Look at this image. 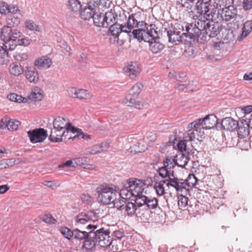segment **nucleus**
<instances>
[{"label":"nucleus","instance_id":"f257e3e1","mask_svg":"<svg viewBox=\"0 0 252 252\" xmlns=\"http://www.w3.org/2000/svg\"><path fill=\"white\" fill-rule=\"evenodd\" d=\"M87 230L92 229L91 238L95 241V242L102 248H107L112 243V239L110 236V231L109 229L101 227L98 225L88 224Z\"/></svg>","mask_w":252,"mask_h":252},{"label":"nucleus","instance_id":"f03ea898","mask_svg":"<svg viewBox=\"0 0 252 252\" xmlns=\"http://www.w3.org/2000/svg\"><path fill=\"white\" fill-rule=\"evenodd\" d=\"M197 24L201 28L202 37L201 42L206 41L210 37H214L220 33L221 30V27L218 22H215L213 19H206L203 17H200V21H198Z\"/></svg>","mask_w":252,"mask_h":252},{"label":"nucleus","instance_id":"7ed1b4c3","mask_svg":"<svg viewBox=\"0 0 252 252\" xmlns=\"http://www.w3.org/2000/svg\"><path fill=\"white\" fill-rule=\"evenodd\" d=\"M116 188L112 184L103 183L99 185L95 189L98 202L104 205H108L115 201L117 193Z\"/></svg>","mask_w":252,"mask_h":252},{"label":"nucleus","instance_id":"20e7f679","mask_svg":"<svg viewBox=\"0 0 252 252\" xmlns=\"http://www.w3.org/2000/svg\"><path fill=\"white\" fill-rule=\"evenodd\" d=\"M215 6L217 9H219L218 18L220 16L223 21L228 22L240 17L237 13V9L233 8V6L226 5L220 7L217 4H215Z\"/></svg>","mask_w":252,"mask_h":252},{"label":"nucleus","instance_id":"39448f33","mask_svg":"<svg viewBox=\"0 0 252 252\" xmlns=\"http://www.w3.org/2000/svg\"><path fill=\"white\" fill-rule=\"evenodd\" d=\"M193 19L194 20V24H186L185 27L186 32L183 33L184 35L193 40L197 39L198 40L200 39L201 40L202 31L201 28L197 24L198 21H200V17H193Z\"/></svg>","mask_w":252,"mask_h":252},{"label":"nucleus","instance_id":"423d86ee","mask_svg":"<svg viewBox=\"0 0 252 252\" xmlns=\"http://www.w3.org/2000/svg\"><path fill=\"white\" fill-rule=\"evenodd\" d=\"M31 143L34 144L43 142L47 137V131L43 128L39 127L27 132Z\"/></svg>","mask_w":252,"mask_h":252},{"label":"nucleus","instance_id":"0eeeda50","mask_svg":"<svg viewBox=\"0 0 252 252\" xmlns=\"http://www.w3.org/2000/svg\"><path fill=\"white\" fill-rule=\"evenodd\" d=\"M218 124V118L214 114H209L203 118H199L190 123L188 126H217Z\"/></svg>","mask_w":252,"mask_h":252},{"label":"nucleus","instance_id":"6e6552de","mask_svg":"<svg viewBox=\"0 0 252 252\" xmlns=\"http://www.w3.org/2000/svg\"><path fill=\"white\" fill-rule=\"evenodd\" d=\"M211 6L210 2H196L195 9L197 13L201 15V16H194V18L203 17L206 19H213L214 16L213 13L210 11Z\"/></svg>","mask_w":252,"mask_h":252},{"label":"nucleus","instance_id":"1a4fd4ad","mask_svg":"<svg viewBox=\"0 0 252 252\" xmlns=\"http://www.w3.org/2000/svg\"><path fill=\"white\" fill-rule=\"evenodd\" d=\"M98 218L99 216L95 211H89L86 213H80L75 217V221L77 224H84L90 221H95Z\"/></svg>","mask_w":252,"mask_h":252},{"label":"nucleus","instance_id":"9d476101","mask_svg":"<svg viewBox=\"0 0 252 252\" xmlns=\"http://www.w3.org/2000/svg\"><path fill=\"white\" fill-rule=\"evenodd\" d=\"M239 123L244 126H251L252 125V115L250 118H247L244 116L239 121H237L231 117H226L221 121L220 126H239Z\"/></svg>","mask_w":252,"mask_h":252},{"label":"nucleus","instance_id":"9b49d317","mask_svg":"<svg viewBox=\"0 0 252 252\" xmlns=\"http://www.w3.org/2000/svg\"><path fill=\"white\" fill-rule=\"evenodd\" d=\"M183 30L176 27H171L167 31L168 41L174 44H178L183 41L184 33Z\"/></svg>","mask_w":252,"mask_h":252},{"label":"nucleus","instance_id":"f8f14e48","mask_svg":"<svg viewBox=\"0 0 252 252\" xmlns=\"http://www.w3.org/2000/svg\"><path fill=\"white\" fill-rule=\"evenodd\" d=\"M124 71L130 78L133 79L139 75L141 71L140 64L137 62L128 63L124 68Z\"/></svg>","mask_w":252,"mask_h":252},{"label":"nucleus","instance_id":"ddd939ff","mask_svg":"<svg viewBox=\"0 0 252 252\" xmlns=\"http://www.w3.org/2000/svg\"><path fill=\"white\" fill-rule=\"evenodd\" d=\"M174 171H172L171 175L169 178L167 183V187H172L174 188L178 192L182 191L183 189L186 190V186L187 183L185 181L182 179H178L175 177L174 175Z\"/></svg>","mask_w":252,"mask_h":252},{"label":"nucleus","instance_id":"4468645a","mask_svg":"<svg viewBox=\"0 0 252 252\" xmlns=\"http://www.w3.org/2000/svg\"><path fill=\"white\" fill-rule=\"evenodd\" d=\"M68 95L73 98H76L79 99H90L91 97V94L88 91L84 89H76L75 88H71L68 90Z\"/></svg>","mask_w":252,"mask_h":252},{"label":"nucleus","instance_id":"2eb2a0df","mask_svg":"<svg viewBox=\"0 0 252 252\" xmlns=\"http://www.w3.org/2000/svg\"><path fill=\"white\" fill-rule=\"evenodd\" d=\"M195 129L188 134L189 140L190 141L196 139L200 142H202L205 138V134L204 130L211 129L214 127H194Z\"/></svg>","mask_w":252,"mask_h":252},{"label":"nucleus","instance_id":"dca6fc26","mask_svg":"<svg viewBox=\"0 0 252 252\" xmlns=\"http://www.w3.org/2000/svg\"><path fill=\"white\" fill-rule=\"evenodd\" d=\"M147 41L149 43L150 50L153 54L160 53L164 48V45L160 42L159 38H151Z\"/></svg>","mask_w":252,"mask_h":252},{"label":"nucleus","instance_id":"f3484780","mask_svg":"<svg viewBox=\"0 0 252 252\" xmlns=\"http://www.w3.org/2000/svg\"><path fill=\"white\" fill-rule=\"evenodd\" d=\"M25 76L27 80L31 83L36 84L39 80L38 71L33 67H27L25 71Z\"/></svg>","mask_w":252,"mask_h":252},{"label":"nucleus","instance_id":"a211bd4d","mask_svg":"<svg viewBox=\"0 0 252 252\" xmlns=\"http://www.w3.org/2000/svg\"><path fill=\"white\" fill-rule=\"evenodd\" d=\"M52 61L47 56H43L36 59L34 62V65L38 69H47L50 67Z\"/></svg>","mask_w":252,"mask_h":252},{"label":"nucleus","instance_id":"6ab92c4d","mask_svg":"<svg viewBox=\"0 0 252 252\" xmlns=\"http://www.w3.org/2000/svg\"><path fill=\"white\" fill-rule=\"evenodd\" d=\"M96 244H97L93 238L92 239L91 235H89L88 238L84 240L82 249L84 252H93L95 250Z\"/></svg>","mask_w":252,"mask_h":252},{"label":"nucleus","instance_id":"aec40b11","mask_svg":"<svg viewBox=\"0 0 252 252\" xmlns=\"http://www.w3.org/2000/svg\"><path fill=\"white\" fill-rule=\"evenodd\" d=\"M8 71L11 75L18 77L23 73L24 67L20 63L15 62L9 64Z\"/></svg>","mask_w":252,"mask_h":252},{"label":"nucleus","instance_id":"412c9836","mask_svg":"<svg viewBox=\"0 0 252 252\" xmlns=\"http://www.w3.org/2000/svg\"><path fill=\"white\" fill-rule=\"evenodd\" d=\"M132 35L133 38L137 39L139 41L144 40L147 41L146 37V32L145 28L143 27L138 29L134 30L130 33V36Z\"/></svg>","mask_w":252,"mask_h":252},{"label":"nucleus","instance_id":"4be33fe9","mask_svg":"<svg viewBox=\"0 0 252 252\" xmlns=\"http://www.w3.org/2000/svg\"><path fill=\"white\" fill-rule=\"evenodd\" d=\"M121 24L115 23L110 26L109 31L111 35L114 38L113 43H118L119 41V35L121 33Z\"/></svg>","mask_w":252,"mask_h":252},{"label":"nucleus","instance_id":"5701e85b","mask_svg":"<svg viewBox=\"0 0 252 252\" xmlns=\"http://www.w3.org/2000/svg\"><path fill=\"white\" fill-rule=\"evenodd\" d=\"M88 231H83L76 228L74 229V238L79 241L84 240L88 238L90 234L92 233V229L88 230Z\"/></svg>","mask_w":252,"mask_h":252},{"label":"nucleus","instance_id":"b1692460","mask_svg":"<svg viewBox=\"0 0 252 252\" xmlns=\"http://www.w3.org/2000/svg\"><path fill=\"white\" fill-rule=\"evenodd\" d=\"M95 13L93 7L88 6L80 12V17L84 20H89L93 17Z\"/></svg>","mask_w":252,"mask_h":252},{"label":"nucleus","instance_id":"393cba45","mask_svg":"<svg viewBox=\"0 0 252 252\" xmlns=\"http://www.w3.org/2000/svg\"><path fill=\"white\" fill-rule=\"evenodd\" d=\"M143 27L145 30L146 36L148 35L151 37V38H158V33L155 29V25H148L144 23Z\"/></svg>","mask_w":252,"mask_h":252},{"label":"nucleus","instance_id":"a878e982","mask_svg":"<svg viewBox=\"0 0 252 252\" xmlns=\"http://www.w3.org/2000/svg\"><path fill=\"white\" fill-rule=\"evenodd\" d=\"M21 125V122L6 116L0 120V126H19Z\"/></svg>","mask_w":252,"mask_h":252},{"label":"nucleus","instance_id":"bb28decb","mask_svg":"<svg viewBox=\"0 0 252 252\" xmlns=\"http://www.w3.org/2000/svg\"><path fill=\"white\" fill-rule=\"evenodd\" d=\"M104 22L106 23V27L107 28L108 25L114 24L116 23V19L117 15L114 13L112 10L106 12L105 15H103Z\"/></svg>","mask_w":252,"mask_h":252},{"label":"nucleus","instance_id":"cd10ccee","mask_svg":"<svg viewBox=\"0 0 252 252\" xmlns=\"http://www.w3.org/2000/svg\"><path fill=\"white\" fill-rule=\"evenodd\" d=\"M176 165L184 168L189 162V158L183 153H180L175 157Z\"/></svg>","mask_w":252,"mask_h":252},{"label":"nucleus","instance_id":"c85d7f7f","mask_svg":"<svg viewBox=\"0 0 252 252\" xmlns=\"http://www.w3.org/2000/svg\"><path fill=\"white\" fill-rule=\"evenodd\" d=\"M55 128H57L58 129H62L63 128H65L67 131H70L72 133H80V135H75L74 138H76V137L81 136L82 138L84 139H88L90 138V135L88 134H85L83 132L81 131V129L79 128H77V127H54Z\"/></svg>","mask_w":252,"mask_h":252},{"label":"nucleus","instance_id":"c756f323","mask_svg":"<svg viewBox=\"0 0 252 252\" xmlns=\"http://www.w3.org/2000/svg\"><path fill=\"white\" fill-rule=\"evenodd\" d=\"M94 24L98 27L105 28L106 23L104 22V18L102 13H95L93 17Z\"/></svg>","mask_w":252,"mask_h":252},{"label":"nucleus","instance_id":"7c9ffc66","mask_svg":"<svg viewBox=\"0 0 252 252\" xmlns=\"http://www.w3.org/2000/svg\"><path fill=\"white\" fill-rule=\"evenodd\" d=\"M137 209L136 205L134 203H132L129 200H127L124 210H125L127 216H132L136 213Z\"/></svg>","mask_w":252,"mask_h":252},{"label":"nucleus","instance_id":"2f4dec72","mask_svg":"<svg viewBox=\"0 0 252 252\" xmlns=\"http://www.w3.org/2000/svg\"><path fill=\"white\" fill-rule=\"evenodd\" d=\"M144 22H138L134 18L133 14H131L129 16L127 25L131 30L134 28H142L144 26Z\"/></svg>","mask_w":252,"mask_h":252},{"label":"nucleus","instance_id":"473e14b6","mask_svg":"<svg viewBox=\"0 0 252 252\" xmlns=\"http://www.w3.org/2000/svg\"><path fill=\"white\" fill-rule=\"evenodd\" d=\"M136 182H137L136 183L135 187H134V188L133 189V193H132L133 197L139 196L140 195L142 194V193L144 190V184L142 182V181L138 179V180H136Z\"/></svg>","mask_w":252,"mask_h":252},{"label":"nucleus","instance_id":"72a5a7b5","mask_svg":"<svg viewBox=\"0 0 252 252\" xmlns=\"http://www.w3.org/2000/svg\"><path fill=\"white\" fill-rule=\"evenodd\" d=\"M29 97L30 99L33 101H39L42 98V94L41 92V89L37 87H34L29 95Z\"/></svg>","mask_w":252,"mask_h":252},{"label":"nucleus","instance_id":"f704fd0d","mask_svg":"<svg viewBox=\"0 0 252 252\" xmlns=\"http://www.w3.org/2000/svg\"><path fill=\"white\" fill-rule=\"evenodd\" d=\"M143 88V85L141 83H138L134 85L129 91V94L131 95L130 97L136 98Z\"/></svg>","mask_w":252,"mask_h":252},{"label":"nucleus","instance_id":"c9c22d12","mask_svg":"<svg viewBox=\"0 0 252 252\" xmlns=\"http://www.w3.org/2000/svg\"><path fill=\"white\" fill-rule=\"evenodd\" d=\"M12 30L9 27L4 26L1 30L0 38L3 41L11 38Z\"/></svg>","mask_w":252,"mask_h":252},{"label":"nucleus","instance_id":"e433bc0d","mask_svg":"<svg viewBox=\"0 0 252 252\" xmlns=\"http://www.w3.org/2000/svg\"><path fill=\"white\" fill-rule=\"evenodd\" d=\"M9 61L8 51L3 47L0 46V64H6Z\"/></svg>","mask_w":252,"mask_h":252},{"label":"nucleus","instance_id":"4c0bfd02","mask_svg":"<svg viewBox=\"0 0 252 252\" xmlns=\"http://www.w3.org/2000/svg\"><path fill=\"white\" fill-rule=\"evenodd\" d=\"M53 126H72L67 119L58 117L55 119L53 122Z\"/></svg>","mask_w":252,"mask_h":252},{"label":"nucleus","instance_id":"58836bf2","mask_svg":"<svg viewBox=\"0 0 252 252\" xmlns=\"http://www.w3.org/2000/svg\"><path fill=\"white\" fill-rule=\"evenodd\" d=\"M252 127H235L234 131H236L238 137L244 138L250 133V128Z\"/></svg>","mask_w":252,"mask_h":252},{"label":"nucleus","instance_id":"ea45409f","mask_svg":"<svg viewBox=\"0 0 252 252\" xmlns=\"http://www.w3.org/2000/svg\"><path fill=\"white\" fill-rule=\"evenodd\" d=\"M163 164L169 169L173 168L176 165L175 157L166 156L163 160Z\"/></svg>","mask_w":252,"mask_h":252},{"label":"nucleus","instance_id":"a19ab883","mask_svg":"<svg viewBox=\"0 0 252 252\" xmlns=\"http://www.w3.org/2000/svg\"><path fill=\"white\" fill-rule=\"evenodd\" d=\"M6 22L7 24V27H15L18 26L20 23V19L13 15L8 16L6 19Z\"/></svg>","mask_w":252,"mask_h":252},{"label":"nucleus","instance_id":"79ce46f5","mask_svg":"<svg viewBox=\"0 0 252 252\" xmlns=\"http://www.w3.org/2000/svg\"><path fill=\"white\" fill-rule=\"evenodd\" d=\"M7 98L11 101L18 103H25L27 101V99L26 98L23 97L21 95H18L14 93H11L8 95Z\"/></svg>","mask_w":252,"mask_h":252},{"label":"nucleus","instance_id":"37998d69","mask_svg":"<svg viewBox=\"0 0 252 252\" xmlns=\"http://www.w3.org/2000/svg\"><path fill=\"white\" fill-rule=\"evenodd\" d=\"M136 180H138L136 178H130L126 180V182L123 183V187L128 189L129 190L133 193V189L134 188V187H135L136 183L137 182H136Z\"/></svg>","mask_w":252,"mask_h":252},{"label":"nucleus","instance_id":"c03bdc74","mask_svg":"<svg viewBox=\"0 0 252 252\" xmlns=\"http://www.w3.org/2000/svg\"><path fill=\"white\" fill-rule=\"evenodd\" d=\"M17 45L18 42L11 38L4 41L3 43L4 48L7 51L14 50Z\"/></svg>","mask_w":252,"mask_h":252},{"label":"nucleus","instance_id":"a18cd8bd","mask_svg":"<svg viewBox=\"0 0 252 252\" xmlns=\"http://www.w3.org/2000/svg\"><path fill=\"white\" fill-rule=\"evenodd\" d=\"M126 201V200H125L120 197L118 200L116 199L115 200L111 202V203H113L114 207L117 208L118 210L122 211L124 210Z\"/></svg>","mask_w":252,"mask_h":252},{"label":"nucleus","instance_id":"49530a36","mask_svg":"<svg viewBox=\"0 0 252 252\" xmlns=\"http://www.w3.org/2000/svg\"><path fill=\"white\" fill-rule=\"evenodd\" d=\"M134 201L135 204L136 205L137 207H141L143 206H145L146 207V201L147 199V197L143 195L142 194L140 195L139 196H134Z\"/></svg>","mask_w":252,"mask_h":252},{"label":"nucleus","instance_id":"de8ad7c7","mask_svg":"<svg viewBox=\"0 0 252 252\" xmlns=\"http://www.w3.org/2000/svg\"><path fill=\"white\" fill-rule=\"evenodd\" d=\"M81 2L78 0H69V8L73 11H79L81 7Z\"/></svg>","mask_w":252,"mask_h":252},{"label":"nucleus","instance_id":"09e8293b","mask_svg":"<svg viewBox=\"0 0 252 252\" xmlns=\"http://www.w3.org/2000/svg\"><path fill=\"white\" fill-rule=\"evenodd\" d=\"M126 188L123 186L120 191V197L126 200H129L132 196H133L132 193Z\"/></svg>","mask_w":252,"mask_h":252},{"label":"nucleus","instance_id":"8fccbe9b","mask_svg":"<svg viewBox=\"0 0 252 252\" xmlns=\"http://www.w3.org/2000/svg\"><path fill=\"white\" fill-rule=\"evenodd\" d=\"M168 169L167 167L163 165V166L159 167L157 171L161 178H169L171 175L172 171L171 172V171Z\"/></svg>","mask_w":252,"mask_h":252},{"label":"nucleus","instance_id":"3c124183","mask_svg":"<svg viewBox=\"0 0 252 252\" xmlns=\"http://www.w3.org/2000/svg\"><path fill=\"white\" fill-rule=\"evenodd\" d=\"M146 202L145 209H146L147 210L148 209H155L158 205V200L156 198L150 199L147 197Z\"/></svg>","mask_w":252,"mask_h":252},{"label":"nucleus","instance_id":"603ef678","mask_svg":"<svg viewBox=\"0 0 252 252\" xmlns=\"http://www.w3.org/2000/svg\"><path fill=\"white\" fill-rule=\"evenodd\" d=\"M243 0H224L223 4H221L220 7L228 5L233 6V8L242 6Z\"/></svg>","mask_w":252,"mask_h":252},{"label":"nucleus","instance_id":"864d4df0","mask_svg":"<svg viewBox=\"0 0 252 252\" xmlns=\"http://www.w3.org/2000/svg\"><path fill=\"white\" fill-rule=\"evenodd\" d=\"M60 231L64 237L68 240H70L74 236V229L72 230L66 227H63L60 229Z\"/></svg>","mask_w":252,"mask_h":252},{"label":"nucleus","instance_id":"5fc2aeb1","mask_svg":"<svg viewBox=\"0 0 252 252\" xmlns=\"http://www.w3.org/2000/svg\"><path fill=\"white\" fill-rule=\"evenodd\" d=\"M252 30V22L251 21H247L244 25L242 29V35L244 37L246 36Z\"/></svg>","mask_w":252,"mask_h":252},{"label":"nucleus","instance_id":"6e6d98bb","mask_svg":"<svg viewBox=\"0 0 252 252\" xmlns=\"http://www.w3.org/2000/svg\"><path fill=\"white\" fill-rule=\"evenodd\" d=\"M25 26L31 31L39 32L40 30L39 27L32 20L26 21L25 22Z\"/></svg>","mask_w":252,"mask_h":252},{"label":"nucleus","instance_id":"4d7b16f0","mask_svg":"<svg viewBox=\"0 0 252 252\" xmlns=\"http://www.w3.org/2000/svg\"><path fill=\"white\" fill-rule=\"evenodd\" d=\"M188 198L186 196L181 195L178 197V204L180 209H183L188 205Z\"/></svg>","mask_w":252,"mask_h":252},{"label":"nucleus","instance_id":"13d9d810","mask_svg":"<svg viewBox=\"0 0 252 252\" xmlns=\"http://www.w3.org/2000/svg\"><path fill=\"white\" fill-rule=\"evenodd\" d=\"M89 159L88 157H84L82 158H75L73 159L74 164L76 165H79L83 167L86 163L88 162Z\"/></svg>","mask_w":252,"mask_h":252},{"label":"nucleus","instance_id":"bf43d9fd","mask_svg":"<svg viewBox=\"0 0 252 252\" xmlns=\"http://www.w3.org/2000/svg\"><path fill=\"white\" fill-rule=\"evenodd\" d=\"M18 12L20 15L23 16L24 12L18 8V7L13 4H8V13H16Z\"/></svg>","mask_w":252,"mask_h":252},{"label":"nucleus","instance_id":"052dcab7","mask_svg":"<svg viewBox=\"0 0 252 252\" xmlns=\"http://www.w3.org/2000/svg\"><path fill=\"white\" fill-rule=\"evenodd\" d=\"M154 188L155 189L157 194L159 196L163 195L165 193V190L163 185L156 182Z\"/></svg>","mask_w":252,"mask_h":252},{"label":"nucleus","instance_id":"680f3d73","mask_svg":"<svg viewBox=\"0 0 252 252\" xmlns=\"http://www.w3.org/2000/svg\"><path fill=\"white\" fill-rule=\"evenodd\" d=\"M86 152L90 155H96L100 153L99 147L97 145L88 148L86 149Z\"/></svg>","mask_w":252,"mask_h":252},{"label":"nucleus","instance_id":"e2e57ef3","mask_svg":"<svg viewBox=\"0 0 252 252\" xmlns=\"http://www.w3.org/2000/svg\"><path fill=\"white\" fill-rule=\"evenodd\" d=\"M169 76L174 78L176 80L182 82L185 79L186 75L184 73H175L174 75L173 73H170Z\"/></svg>","mask_w":252,"mask_h":252},{"label":"nucleus","instance_id":"0e129e2a","mask_svg":"<svg viewBox=\"0 0 252 252\" xmlns=\"http://www.w3.org/2000/svg\"><path fill=\"white\" fill-rule=\"evenodd\" d=\"M22 36V33L17 30L12 31L11 38L18 42L19 40Z\"/></svg>","mask_w":252,"mask_h":252},{"label":"nucleus","instance_id":"69168bd1","mask_svg":"<svg viewBox=\"0 0 252 252\" xmlns=\"http://www.w3.org/2000/svg\"><path fill=\"white\" fill-rule=\"evenodd\" d=\"M8 4L5 2L0 3V13L2 15H6L8 13Z\"/></svg>","mask_w":252,"mask_h":252},{"label":"nucleus","instance_id":"338daca9","mask_svg":"<svg viewBox=\"0 0 252 252\" xmlns=\"http://www.w3.org/2000/svg\"><path fill=\"white\" fill-rule=\"evenodd\" d=\"M198 180L196 178L194 175H189L188 179L187 180V185L188 184L190 186L189 184H191L192 186H194Z\"/></svg>","mask_w":252,"mask_h":252},{"label":"nucleus","instance_id":"774afa93","mask_svg":"<svg viewBox=\"0 0 252 252\" xmlns=\"http://www.w3.org/2000/svg\"><path fill=\"white\" fill-rule=\"evenodd\" d=\"M242 6L245 10L251 9L252 8V0H243Z\"/></svg>","mask_w":252,"mask_h":252}]
</instances>
